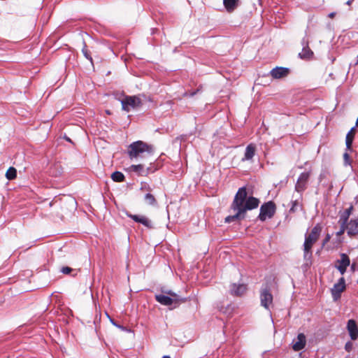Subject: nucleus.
Here are the masks:
<instances>
[{
    "label": "nucleus",
    "mask_w": 358,
    "mask_h": 358,
    "mask_svg": "<svg viewBox=\"0 0 358 358\" xmlns=\"http://www.w3.org/2000/svg\"><path fill=\"white\" fill-rule=\"evenodd\" d=\"M259 204L258 199L248 195L246 187L239 188L231 205V209L235 212V214L227 216L225 218V222L230 223L236 220H243L247 211L257 208Z\"/></svg>",
    "instance_id": "f257e3e1"
},
{
    "label": "nucleus",
    "mask_w": 358,
    "mask_h": 358,
    "mask_svg": "<svg viewBox=\"0 0 358 358\" xmlns=\"http://www.w3.org/2000/svg\"><path fill=\"white\" fill-rule=\"evenodd\" d=\"M153 147L141 141L132 143L128 147V155L131 159L145 158L153 152Z\"/></svg>",
    "instance_id": "f03ea898"
},
{
    "label": "nucleus",
    "mask_w": 358,
    "mask_h": 358,
    "mask_svg": "<svg viewBox=\"0 0 358 358\" xmlns=\"http://www.w3.org/2000/svg\"><path fill=\"white\" fill-rule=\"evenodd\" d=\"M322 231V227L320 224H317L306 235L303 243L304 257H310L312 255L311 248L313 244L318 240Z\"/></svg>",
    "instance_id": "7ed1b4c3"
},
{
    "label": "nucleus",
    "mask_w": 358,
    "mask_h": 358,
    "mask_svg": "<svg viewBox=\"0 0 358 358\" xmlns=\"http://www.w3.org/2000/svg\"><path fill=\"white\" fill-rule=\"evenodd\" d=\"M275 213V205L273 201H268L260 208L259 219L265 221L267 218H271Z\"/></svg>",
    "instance_id": "20e7f679"
},
{
    "label": "nucleus",
    "mask_w": 358,
    "mask_h": 358,
    "mask_svg": "<svg viewBox=\"0 0 358 358\" xmlns=\"http://www.w3.org/2000/svg\"><path fill=\"white\" fill-rule=\"evenodd\" d=\"M169 294L173 296V298L164 294H157L155 295V299L162 305L167 306L174 305V308H176L179 305L180 299L176 294L171 292H169Z\"/></svg>",
    "instance_id": "39448f33"
},
{
    "label": "nucleus",
    "mask_w": 358,
    "mask_h": 358,
    "mask_svg": "<svg viewBox=\"0 0 358 358\" xmlns=\"http://www.w3.org/2000/svg\"><path fill=\"white\" fill-rule=\"evenodd\" d=\"M310 176L311 171L303 172L299 175L294 187L296 192L301 194L306 189Z\"/></svg>",
    "instance_id": "423d86ee"
},
{
    "label": "nucleus",
    "mask_w": 358,
    "mask_h": 358,
    "mask_svg": "<svg viewBox=\"0 0 358 358\" xmlns=\"http://www.w3.org/2000/svg\"><path fill=\"white\" fill-rule=\"evenodd\" d=\"M350 264V259L345 253H341L340 255V259L336 260L334 262L335 268L338 269L341 275H343L346 272L347 268Z\"/></svg>",
    "instance_id": "0eeeda50"
},
{
    "label": "nucleus",
    "mask_w": 358,
    "mask_h": 358,
    "mask_svg": "<svg viewBox=\"0 0 358 358\" xmlns=\"http://www.w3.org/2000/svg\"><path fill=\"white\" fill-rule=\"evenodd\" d=\"M122 109L129 112L131 108H135L141 104L140 98L133 96H127L124 99L121 101Z\"/></svg>",
    "instance_id": "6e6552de"
},
{
    "label": "nucleus",
    "mask_w": 358,
    "mask_h": 358,
    "mask_svg": "<svg viewBox=\"0 0 358 358\" xmlns=\"http://www.w3.org/2000/svg\"><path fill=\"white\" fill-rule=\"evenodd\" d=\"M345 289V281L343 277H341L338 281L334 284L331 289V293L334 301H337L341 298V293Z\"/></svg>",
    "instance_id": "1a4fd4ad"
},
{
    "label": "nucleus",
    "mask_w": 358,
    "mask_h": 358,
    "mask_svg": "<svg viewBox=\"0 0 358 358\" xmlns=\"http://www.w3.org/2000/svg\"><path fill=\"white\" fill-rule=\"evenodd\" d=\"M127 215L132 219L134 222L142 224L143 226L148 229L154 228V225L152 221L145 215H133L131 213H127Z\"/></svg>",
    "instance_id": "9d476101"
},
{
    "label": "nucleus",
    "mask_w": 358,
    "mask_h": 358,
    "mask_svg": "<svg viewBox=\"0 0 358 358\" xmlns=\"http://www.w3.org/2000/svg\"><path fill=\"white\" fill-rule=\"evenodd\" d=\"M261 305L266 309H269L273 302V296L267 289H264L260 294Z\"/></svg>",
    "instance_id": "9b49d317"
},
{
    "label": "nucleus",
    "mask_w": 358,
    "mask_h": 358,
    "mask_svg": "<svg viewBox=\"0 0 358 358\" xmlns=\"http://www.w3.org/2000/svg\"><path fill=\"white\" fill-rule=\"evenodd\" d=\"M306 344V338L303 333L298 334L296 339L292 341V349L297 352L303 350Z\"/></svg>",
    "instance_id": "f8f14e48"
},
{
    "label": "nucleus",
    "mask_w": 358,
    "mask_h": 358,
    "mask_svg": "<svg viewBox=\"0 0 358 358\" xmlns=\"http://www.w3.org/2000/svg\"><path fill=\"white\" fill-rule=\"evenodd\" d=\"M289 73V69L285 67L277 66L270 71L271 76L274 79L285 78Z\"/></svg>",
    "instance_id": "ddd939ff"
},
{
    "label": "nucleus",
    "mask_w": 358,
    "mask_h": 358,
    "mask_svg": "<svg viewBox=\"0 0 358 358\" xmlns=\"http://www.w3.org/2000/svg\"><path fill=\"white\" fill-rule=\"evenodd\" d=\"M347 329L352 340H356L358 337V328L355 320H350L348 322Z\"/></svg>",
    "instance_id": "4468645a"
},
{
    "label": "nucleus",
    "mask_w": 358,
    "mask_h": 358,
    "mask_svg": "<svg viewBox=\"0 0 358 358\" xmlns=\"http://www.w3.org/2000/svg\"><path fill=\"white\" fill-rule=\"evenodd\" d=\"M247 287L244 284H236L231 285L230 288V292L234 296H241L246 292Z\"/></svg>",
    "instance_id": "2eb2a0df"
},
{
    "label": "nucleus",
    "mask_w": 358,
    "mask_h": 358,
    "mask_svg": "<svg viewBox=\"0 0 358 358\" xmlns=\"http://www.w3.org/2000/svg\"><path fill=\"white\" fill-rule=\"evenodd\" d=\"M347 232L349 236L358 234V218L351 220L346 225Z\"/></svg>",
    "instance_id": "dca6fc26"
},
{
    "label": "nucleus",
    "mask_w": 358,
    "mask_h": 358,
    "mask_svg": "<svg viewBox=\"0 0 358 358\" xmlns=\"http://www.w3.org/2000/svg\"><path fill=\"white\" fill-rule=\"evenodd\" d=\"M129 170L137 173L139 176H145L149 174L150 172H152L150 168H147L145 169H144V166L142 164L131 165L129 167Z\"/></svg>",
    "instance_id": "f3484780"
},
{
    "label": "nucleus",
    "mask_w": 358,
    "mask_h": 358,
    "mask_svg": "<svg viewBox=\"0 0 358 358\" xmlns=\"http://www.w3.org/2000/svg\"><path fill=\"white\" fill-rule=\"evenodd\" d=\"M302 45H303L302 51L299 53V57L302 59H309L313 52L308 47V43L304 38L302 41Z\"/></svg>",
    "instance_id": "a211bd4d"
},
{
    "label": "nucleus",
    "mask_w": 358,
    "mask_h": 358,
    "mask_svg": "<svg viewBox=\"0 0 358 358\" xmlns=\"http://www.w3.org/2000/svg\"><path fill=\"white\" fill-rule=\"evenodd\" d=\"M239 0H223V4L227 12H233L238 6Z\"/></svg>",
    "instance_id": "6ab92c4d"
},
{
    "label": "nucleus",
    "mask_w": 358,
    "mask_h": 358,
    "mask_svg": "<svg viewBox=\"0 0 358 358\" xmlns=\"http://www.w3.org/2000/svg\"><path fill=\"white\" fill-rule=\"evenodd\" d=\"M355 129L352 127L347 134L345 138V145L347 150H352V144L354 139Z\"/></svg>",
    "instance_id": "aec40b11"
},
{
    "label": "nucleus",
    "mask_w": 358,
    "mask_h": 358,
    "mask_svg": "<svg viewBox=\"0 0 358 358\" xmlns=\"http://www.w3.org/2000/svg\"><path fill=\"white\" fill-rule=\"evenodd\" d=\"M255 147L252 144L248 145L245 151V155L243 160H250L255 156Z\"/></svg>",
    "instance_id": "412c9836"
},
{
    "label": "nucleus",
    "mask_w": 358,
    "mask_h": 358,
    "mask_svg": "<svg viewBox=\"0 0 358 358\" xmlns=\"http://www.w3.org/2000/svg\"><path fill=\"white\" fill-rule=\"evenodd\" d=\"M144 201L146 204L152 206H155L157 204L155 197L150 193L145 194L144 196Z\"/></svg>",
    "instance_id": "4be33fe9"
},
{
    "label": "nucleus",
    "mask_w": 358,
    "mask_h": 358,
    "mask_svg": "<svg viewBox=\"0 0 358 358\" xmlns=\"http://www.w3.org/2000/svg\"><path fill=\"white\" fill-rule=\"evenodd\" d=\"M6 177L8 180H12L17 177V170L14 167H10L6 173Z\"/></svg>",
    "instance_id": "5701e85b"
},
{
    "label": "nucleus",
    "mask_w": 358,
    "mask_h": 358,
    "mask_svg": "<svg viewBox=\"0 0 358 358\" xmlns=\"http://www.w3.org/2000/svg\"><path fill=\"white\" fill-rule=\"evenodd\" d=\"M50 173L54 176H59L62 173V168L60 164H55L53 167L51 168Z\"/></svg>",
    "instance_id": "b1692460"
},
{
    "label": "nucleus",
    "mask_w": 358,
    "mask_h": 358,
    "mask_svg": "<svg viewBox=\"0 0 358 358\" xmlns=\"http://www.w3.org/2000/svg\"><path fill=\"white\" fill-rule=\"evenodd\" d=\"M111 178L115 182H122L124 180V176L120 171H115L112 173Z\"/></svg>",
    "instance_id": "393cba45"
},
{
    "label": "nucleus",
    "mask_w": 358,
    "mask_h": 358,
    "mask_svg": "<svg viewBox=\"0 0 358 358\" xmlns=\"http://www.w3.org/2000/svg\"><path fill=\"white\" fill-rule=\"evenodd\" d=\"M349 218V214L348 213H343L339 218L338 223L340 225H344L346 226L348 224V220Z\"/></svg>",
    "instance_id": "a878e982"
},
{
    "label": "nucleus",
    "mask_w": 358,
    "mask_h": 358,
    "mask_svg": "<svg viewBox=\"0 0 358 358\" xmlns=\"http://www.w3.org/2000/svg\"><path fill=\"white\" fill-rule=\"evenodd\" d=\"M83 44H84V45L82 49L83 54L86 59H89L91 62V63H92V58L90 55V52L87 49V45H86L85 43H83Z\"/></svg>",
    "instance_id": "bb28decb"
},
{
    "label": "nucleus",
    "mask_w": 358,
    "mask_h": 358,
    "mask_svg": "<svg viewBox=\"0 0 358 358\" xmlns=\"http://www.w3.org/2000/svg\"><path fill=\"white\" fill-rule=\"evenodd\" d=\"M299 206V202L297 199L292 202V207L290 208L291 212H295Z\"/></svg>",
    "instance_id": "cd10ccee"
},
{
    "label": "nucleus",
    "mask_w": 358,
    "mask_h": 358,
    "mask_svg": "<svg viewBox=\"0 0 358 358\" xmlns=\"http://www.w3.org/2000/svg\"><path fill=\"white\" fill-rule=\"evenodd\" d=\"M343 159H344V164H345V166L351 165V161L350 159V155H349V154L347 152L344 153Z\"/></svg>",
    "instance_id": "c85d7f7f"
},
{
    "label": "nucleus",
    "mask_w": 358,
    "mask_h": 358,
    "mask_svg": "<svg viewBox=\"0 0 358 358\" xmlns=\"http://www.w3.org/2000/svg\"><path fill=\"white\" fill-rule=\"evenodd\" d=\"M141 190H142V191H144V190H146V191H151V190H152V188H151V187H150L148 184H147L146 182H141Z\"/></svg>",
    "instance_id": "c756f323"
},
{
    "label": "nucleus",
    "mask_w": 358,
    "mask_h": 358,
    "mask_svg": "<svg viewBox=\"0 0 358 358\" xmlns=\"http://www.w3.org/2000/svg\"><path fill=\"white\" fill-rule=\"evenodd\" d=\"M71 271L72 268L68 266L62 267L61 269V272L64 274H69Z\"/></svg>",
    "instance_id": "7c9ffc66"
},
{
    "label": "nucleus",
    "mask_w": 358,
    "mask_h": 358,
    "mask_svg": "<svg viewBox=\"0 0 358 358\" xmlns=\"http://www.w3.org/2000/svg\"><path fill=\"white\" fill-rule=\"evenodd\" d=\"M345 230H347L346 226L341 225V229L337 232V236H341V235L343 234V233L345 232Z\"/></svg>",
    "instance_id": "2f4dec72"
},
{
    "label": "nucleus",
    "mask_w": 358,
    "mask_h": 358,
    "mask_svg": "<svg viewBox=\"0 0 358 358\" xmlns=\"http://www.w3.org/2000/svg\"><path fill=\"white\" fill-rule=\"evenodd\" d=\"M330 238H331V236L329 234H327L326 237L324 238V239L322 241V246H324L329 241Z\"/></svg>",
    "instance_id": "473e14b6"
},
{
    "label": "nucleus",
    "mask_w": 358,
    "mask_h": 358,
    "mask_svg": "<svg viewBox=\"0 0 358 358\" xmlns=\"http://www.w3.org/2000/svg\"><path fill=\"white\" fill-rule=\"evenodd\" d=\"M198 91H199V90H196V91L192 92H191V93H189V94H188L187 92H185V93H184V94H183V96H194V95L196 93V92H198Z\"/></svg>",
    "instance_id": "72a5a7b5"
},
{
    "label": "nucleus",
    "mask_w": 358,
    "mask_h": 358,
    "mask_svg": "<svg viewBox=\"0 0 358 358\" xmlns=\"http://www.w3.org/2000/svg\"><path fill=\"white\" fill-rule=\"evenodd\" d=\"M334 16H335V13H331L329 14V17L331 18L334 17Z\"/></svg>",
    "instance_id": "f704fd0d"
},
{
    "label": "nucleus",
    "mask_w": 358,
    "mask_h": 358,
    "mask_svg": "<svg viewBox=\"0 0 358 358\" xmlns=\"http://www.w3.org/2000/svg\"><path fill=\"white\" fill-rule=\"evenodd\" d=\"M350 209L351 208H348V209H346L345 211L343 213H348V214H350Z\"/></svg>",
    "instance_id": "c9c22d12"
},
{
    "label": "nucleus",
    "mask_w": 358,
    "mask_h": 358,
    "mask_svg": "<svg viewBox=\"0 0 358 358\" xmlns=\"http://www.w3.org/2000/svg\"><path fill=\"white\" fill-rule=\"evenodd\" d=\"M353 1H354V0H348V1L346 2V4H348V5H350Z\"/></svg>",
    "instance_id": "e433bc0d"
},
{
    "label": "nucleus",
    "mask_w": 358,
    "mask_h": 358,
    "mask_svg": "<svg viewBox=\"0 0 358 358\" xmlns=\"http://www.w3.org/2000/svg\"><path fill=\"white\" fill-rule=\"evenodd\" d=\"M111 322H112L113 324H114V325H115V326L118 327L119 328H121V327H120V326L117 325V324H115L113 320H111Z\"/></svg>",
    "instance_id": "4c0bfd02"
},
{
    "label": "nucleus",
    "mask_w": 358,
    "mask_h": 358,
    "mask_svg": "<svg viewBox=\"0 0 358 358\" xmlns=\"http://www.w3.org/2000/svg\"><path fill=\"white\" fill-rule=\"evenodd\" d=\"M356 126L358 127V117H357V122H356Z\"/></svg>",
    "instance_id": "58836bf2"
},
{
    "label": "nucleus",
    "mask_w": 358,
    "mask_h": 358,
    "mask_svg": "<svg viewBox=\"0 0 358 358\" xmlns=\"http://www.w3.org/2000/svg\"><path fill=\"white\" fill-rule=\"evenodd\" d=\"M106 113L108 114V115L110 114V113L108 110H106Z\"/></svg>",
    "instance_id": "ea45409f"
},
{
    "label": "nucleus",
    "mask_w": 358,
    "mask_h": 358,
    "mask_svg": "<svg viewBox=\"0 0 358 358\" xmlns=\"http://www.w3.org/2000/svg\"><path fill=\"white\" fill-rule=\"evenodd\" d=\"M258 1H259V3H261V1H262V0H258Z\"/></svg>",
    "instance_id": "a19ab883"
},
{
    "label": "nucleus",
    "mask_w": 358,
    "mask_h": 358,
    "mask_svg": "<svg viewBox=\"0 0 358 358\" xmlns=\"http://www.w3.org/2000/svg\"><path fill=\"white\" fill-rule=\"evenodd\" d=\"M357 358H358V357H357Z\"/></svg>",
    "instance_id": "79ce46f5"
}]
</instances>
